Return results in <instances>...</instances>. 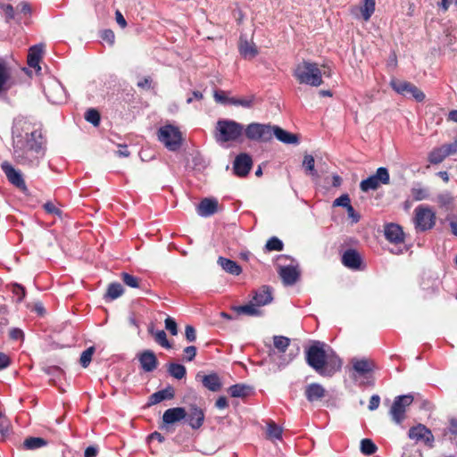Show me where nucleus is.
Instances as JSON below:
<instances>
[{"label":"nucleus","instance_id":"obj_25","mask_svg":"<svg viewBox=\"0 0 457 457\" xmlns=\"http://www.w3.org/2000/svg\"><path fill=\"white\" fill-rule=\"evenodd\" d=\"M385 237L392 243H401L404 239L402 228L395 223L387 224L384 230Z\"/></svg>","mask_w":457,"mask_h":457},{"label":"nucleus","instance_id":"obj_37","mask_svg":"<svg viewBox=\"0 0 457 457\" xmlns=\"http://www.w3.org/2000/svg\"><path fill=\"white\" fill-rule=\"evenodd\" d=\"M10 70L6 62L0 58V92L7 89V83L10 80Z\"/></svg>","mask_w":457,"mask_h":457},{"label":"nucleus","instance_id":"obj_41","mask_svg":"<svg viewBox=\"0 0 457 457\" xmlns=\"http://www.w3.org/2000/svg\"><path fill=\"white\" fill-rule=\"evenodd\" d=\"M411 196L415 201H422L429 196L428 190L422 187L420 184L414 186L411 189Z\"/></svg>","mask_w":457,"mask_h":457},{"label":"nucleus","instance_id":"obj_39","mask_svg":"<svg viewBox=\"0 0 457 457\" xmlns=\"http://www.w3.org/2000/svg\"><path fill=\"white\" fill-rule=\"evenodd\" d=\"M24 447L29 450H35L44 447L47 445V441L42 437H28L25 439Z\"/></svg>","mask_w":457,"mask_h":457},{"label":"nucleus","instance_id":"obj_6","mask_svg":"<svg viewBox=\"0 0 457 457\" xmlns=\"http://www.w3.org/2000/svg\"><path fill=\"white\" fill-rule=\"evenodd\" d=\"M413 400V395L411 394L398 395L395 398L389 410V415L395 424L401 425L405 420L406 409L412 403Z\"/></svg>","mask_w":457,"mask_h":457},{"label":"nucleus","instance_id":"obj_34","mask_svg":"<svg viewBox=\"0 0 457 457\" xmlns=\"http://www.w3.org/2000/svg\"><path fill=\"white\" fill-rule=\"evenodd\" d=\"M235 310L239 314H245L248 316H261L262 312L260 310V307L257 304L253 303L251 300L249 303L239 305L235 307Z\"/></svg>","mask_w":457,"mask_h":457},{"label":"nucleus","instance_id":"obj_44","mask_svg":"<svg viewBox=\"0 0 457 457\" xmlns=\"http://www.w3.org/2000/svg\"><path fill=\"white\" fill-rule=\"evenodd\" d=\"M282 428L274 422H270L267 428V436L272 440H280L282 438Z\"/></svg>","mask_w":457,"mask_h":457},{"label":"nucleus","instance_id":"obj_64","mask_svg":"<svg viewBox=\"0 0 457 457\" xmlns=\"http://www.w3.org/2000/svg\"><path fill=\"white\" fill-rule=\"evenodd\" d=\"M9 435V426L7 422L0 421V441H4Z\"/></svg>","mask_w":457,"mask_h":457},{"label":"nucleus","instance_id":"obj_12","mask_svg":"<svg viewBox=\"0 0 457 457\" xmlns=\"http://www.w3.org/2000/svg\"><path fill=\"white\" fill-rule=\"evenodd\" d=\"M408 436L416 441H422L428 447L434 446L435 436L431 430L423 424H418L409 429Z\"/></svg>","mask_w":457,"mask_h":457},{"label":"nucleus","instance_id":"obj_31","mask_svg":"<svg viewBox=\"0 0 457 457\" xmlns=\"http://www.w3.org/2000/svg\"><path fill=\"white\" fill-rule=\"evenodd\" d=\"M239 53L245 59H253L258 54V49L253 42H249L242 37L239 41Z\"/></svg>","mask_w":457,"mask_h":457},{"label":"nucleus","instance_id":"obj_48","mask_svg":"<svg viewBox=\"0 0 457 457\" xmlns=\"http://www.w3.org/2000/svg\"><path fill=\"white\" fill-rule=\"evenodd\" d=\"M121 279L129 287L137 288L139 287L138 278L129 273L122 272Z\"/></svg>","mask_w":457,"mask_h":457},{"label":"nucleus","instance_id":"obj_63","mask_svg":"<svg viewBox=\"0 0 457 457\" xmlns=\"http://www.w3.org/2000/svg\"><path fill=\"white\" fill-rule=\"evenodd\" d=\"M137 86L142 89H150L152 87V79L150 77H145L137 81Z\"/></svg>","mask_w":457,"mask_h":457},{"label":"nucleus","instance_id":"obj_46","mask_svg":"<svg viewBox=\"0 0 457 457\" xmlns=\"http://www.w3.org/2000/svg\"><path fill=\"white\" fill-rule=\"evenodd\" d=\"M94 353H95L94 346H90L82 352V353L80 355L79 362L83 368H87L90 364Z\"/></svg>","mask_w":457,"mask_h":457},{"label":"nucleus","instance_id":"obj_60","mask_svg":"<svg viewBox=\"0 0 457 457\" xmlns=\"http://www.w3.org/2000/svg\"><path fill=\"white\" fill-rule=\"evenodd\" d=\"M17 12L24 15H29L31 13V7L27 2H21L16 7Z\"/></svg>","mask_w":457,"mask_h":457},{"label":"nucleus","instance_id":"obj_2","mask_svg":"<svg viewBox=\"0 0 457 457\" xmlns=\"http://www.w3.org/2000/svg\"><path fill=\"white\" fill-rule=\"evenodd\" d=\"M306 363L318 374L331 377L342 367L335 351L320 341H314L305 351Z\"/></svg>","mask_w":457,"mask_h":457},{"label":"nucleus","instance_id":"obj_17","mask_svg":"<svg viewBox=\"0 0 457 457\" xmlns=\"http://www.w3.org/2000/svg\"><path fill=\"white\" fill-rule=\"evenodd\" d=\"M141 369L145 372H152L158 366V360L152 350H145L137 354Z\"/></svg>","mask_w":457,"mask_h":457},{"label":"nucleus","instance_id":"obj_33","mask_svg":"<svg viewBox=\"0 0 457 457\" xmlns=\"http://www.w3.org/2000/svg\"><path fill=\"white\" fill-rule=\"evenodd\" d=\"M228 394L234 398H244L251 395L253 387L245 384H235L228 387Z\"/></svg>","mask_w":457,"mask_h":457},{"label":"nucleus","instance_id":"obj_10","mask_svg":"<svg viewBox=\"0 0 457 457\" xmlns=\"http://www.w3.org/2000/svg\"><path fill=\"white\" fill-rule=\"evenodd\" d=\"M271 129L270 124L252 122L245 128L244 134L249 140L268 142L271 139Z\"/></svg>","mask_w":457,"mask_h":457},{"label":"nucleus","instance_id":"obj_7","mask_svg":"<svg viewBox=\"0 0 457 457\" xmlns=\"http://www.w3.org/2000/svg\"><path fill=\"white\" fill-rule=\"evenodd\" d=\"M390 183V175L387 168L379 167L376 173L370 175L360 183V189L362 192L377 190L380 185H388Z\"/></svg>","mask_w":457,"mask_h":457},{"label":"nucleus","instance_id":"obj_5","mask_svg":"<svg viewBox=\"0 0 457 457\" xmlns=\"http://www.w3.org/2000/svg\"><path fill=\"white\" fill-rule=\"evenodd\" d=\"M158 139L170 151L178 150L182 143V136L179 129L172 125H166L160 128L158 132Z\"/></svg>","mask_w":457,"mask_h":457},{"label":"nucleus","instance_id":"obj_4","mask_svg":"<svg viewBox=\"0 0 457 457\" xmlns=\"http://www.w3.org/2000/svg\"><path fill=\"white\" fill-rule=\"evenodd\" d=\"M294 77L300 84L319 87L322 84V73L318 64L309 61L298 63L294 71Z\"/></svg>","mask_w":457,"mask_h":457},{"label":"nucleus","instance_id":"obj_30","mask_svg":"<svg viewBox=\"0 0 457 457\" xmlns=\"http://www.w3.org/2000/svg\"><path fill=\"white\" fill-rule=\"evenodd\" d=\"M217 262L223 270L230 275L238 276L242 273L241 266L233 260L220 256Z\"/></svg>","mask_w":457,"mask_h":457},{"label":"nucleus","instance_id":"obj_32","mask_svg":"<svg viewBox=\"0 0 457 457\" xmlns=\"http://www.w3.org/2000/svg\"><path fill=\"white\" fill-rule=\"evenodd\" d=\"M441 431L444 440L454 443L457 439V417L450 418L448 427L443 428Z\"/></svg>","mask_w":457,"mask_h":457},{"label":"nucleus","instance_id":"obj_1","mask_svg":"<svg viewBox=\"0 0 457 457\" xmlns=\"http://www.w3.org/2000/svg\"><path fill=\"white\" fill-rule=\"evenodd\" d=\"M13 157L18 164L36 167L45 154L41 129L24 119L14 120L12 129Z\"/></svg>","mask_w":457,"mask_h":457},{"label":"nucleus","instance_id":"obj_51","mask_svg":"<svg viewBox=\"0 0 457 457\" xmlns=\"http://www.w3.org/2000/svg\"><path fill=\"white\" fill-rule=\"evenodd\" d=\"M164 324L165 328L169 330L172 336H176L178 334L177 322L173 318L168 316L164 320Z\"/></svg>","mask_w":457,"mask_h":457},{"label":"nucleus","instance_id":"obj_20","mask_svg":"<svg viewBox=\"0 0 457 457\" xmlns=\"http://www.w3.org/2000/svg\"><path fill=\"white\" fill-rule=\"evenodd\" d=\"M342 263L352 270H361L362 259L356 250L348 249L342 255Z\"/></svg>","mask_w":457,"mask_h":457},{"label":"nucleus","instance_id":"obj_50","mask_svg":"<svg viewBox=\"0 0 457 457\" xmlns=\"http://www.w3.org/2000/svg\"><path fill=\"white\" fill-rule=\"evenodd\" d=\"M12 293L16 297L17 303H21L26 295L25 288L19 284H13L12 286Z\"/></svg>","mask_w":457,"mask_h":457},{"label":"nucleus","instance_id":"obj_43","mask_svg":"<svg viewBox=\"0 0 457 457\" xmlns=\"http://www.w3.org/2000/svg\"><path fill=\"white\" fill-rule=\"evenodd\" d=\"M378 450L377 445L371 439L364 438L361 441V452L365 455H371Z\"/></svg>","mask_w":457,"mask_h":457},{"label":"nucleus","instance_id":"obj_40","mask_svg":"<svg viewBox=\"0 0 457 457\" xmlns=\"http://www.w3.org/2000/svg\"><path fill=\"white\" fill-rule=\"evenodd\" d=\"M446 158V155L445 154L442 147H436L434 148L429 154L428 160L431 164H439L441 163Z\"/></svg>","mask_w":457,"mask_h":457},{"label":"nucleus","instance_id":"obj_52","mask_svg":"<svg viewBox=\"0 0 457 457\" xmlns=\"http://www.w3.org/2000/svg\"><path fill=\"white\" fill-rule=\"evenodd\" d=\"M351 204L350 197L347 194H343L339 197L334 200L333 206H341L344 208H347Z\"/></svg>","mask_w":457,"mask_h":457},{"label":"nucleus","instance_id":"obj_13","mask_svg":"<svg viewBox=\"0 0 457 457\" xmlns=\"http://www.w3.org/2000/svg\"><path fill=\"white\" fill-rule=\"evenodd\" d=\"M44 92L52 104H58L65 100V90L59 81H50L47 87L44 88Z\"/></svg>","mask_w":457,"mask_h":457},{"label":"nucleus","instance_id":"obj_11","mask_svg":"<svg viewBox=\"0 0 457 457\" xmlns=\"http://www.w3.org/2000/svg\"><path fill=\"white\" fill-rule=\"evenodd\" d=\"M353 372L352 378L358 381L360 378L369 379L372 377L374 364L366 358H353L352 361Z\"/></svg>","mask_w":457,"mask_h":457},{"label":"nucleus","instance_id":"obj_53","mask_svg":"<svg viewBox=\"0 0 457 457\" xmlns=\"http://www.w3.org/2000/svg\"><path fill=\"white\" fill-rule=\"evenodd\" d=\"M213 97L215 102L223 105H228L229 97L227 96V92L223 90H215L213 93Z\"/></svg>","mask_w":457,"mask_h":457},{"label":"nucleus","instance_id":"obj_62","mask_svg":"<svg viewBox=\"0 0 457 457\" xmlns=\"http://www.w3.org/2000/svg\"><path fill=\"white\" fill-rule=\"evenodd\" d=\"M10 337L12 340H23L24 338V333L21 329L18 328H13L10 330Z\"/></svg>","mask_w":457,"mask_h":457},{"label":"nucleus","instance_id":"obj_22","mask_svg":"<svg viewBox=\"0 0 457 457\" xmlns=\"http://www.w3.org/2000/svg\"><path fill=\"white\" fill-rule=\"evenodd\" d=\"M44 51V46L42 44L35 45L29 47L28 54V65L33 69H36L37 72L41 71L39 62L42 57Z\"/></svg>","mask_w":457,"mask_h":457},{"label":"nucleus","instance_id":"obj_26","mask_svg":"<svg viewBox=\"0 0 457 457\" xmlns=\"http://www.w3.org/2000/svg\"><path fill=\"white\" fill-rule=\"evenodd\" d=\"M203 386L212 392H217L221 388L222 383L216 373H211L208 375L200 376V374L196 375V378H200Z\"/></svg>","mask_w":457,"mask_h":457},{"label":"nucleus","instance_id":"obj_3","mask_svg":"<svg viewBox=\"0 0 457 457\" xmlns=\"http://www.w3.org/2000/svg\"><path fill=\"white\" fill-rule=\"evenodd\" d=\"M243 135V124L229 119L217 120L213 136L220 145L228 142H241Z\"/></svg>","mask_w":457,"mask_h":457},{"label":"nucleus","instance_id":"obj_24","mask_svg":"<svg viewBox=\"0 0 457 457\" xmlns=\"http://www.w3.org/2000/svg\"><path fill=\"white\" fill-rule=\"evenodd\" d=\"M326 394L325 388L319 383H312L306 386L304 395L310 403L321 400Z\"/></svg>","mask_w":457,"mask_h":457},{"label":"nucleus","instance_id":"obj_38","mask_svg":"<svg viewBox=\"0 0 457 457\" xmlns=\"http://www.w3.org/2000/svg\"><path fill=\"white\" fill-rule=\"evenodd\" d=\"M169 374L176 379H182L187 374V370L184 365L175 362L168 364Z\"/></svg>","mask_w":457,"mask_h":457},{"label":"nucleus","instance_id":"obj_47","mask_svg":"<svg viewBox=\"0 0 457 457\" xmlns=\"http://www.w3.org/2000/svg\"><path fill=\"white\" fill-rule=\"evenodd\" d=\"M265 247L268 251H282L284 244L278 237H272L267 241Z\"/></svg>","mask_w":457,"mask_h":457},{"label":"nucleus","instance_id":"obj_28","mask_svg":"<svg viewBox=\"0 0 457 457\" xmlns=\"http://www.w3.org/2000/svg\"><path fill=\"white\" fill-rule=\"evenodd\" d=\"M272 299L273 298L270 287H262L254 292L252 301L253 303L257 304V306L261 307L271 303Z\"/></svg>","mask_w":457,"mask_h":457},{"label":"nucleus","instance_id":"obj_23","mask_svg":"<svg viewBox=\"0 0 457 457\" xmlns=\"http://www.w3.org/2000/svg\"><path fill=\"white\" fill-rule=\"evenodd\" d=\"M218 209V201L215 198H204L197 205V214L201 217H210Z\"/></svg>","mask_w":457,"mask_h":457},{"label":"nucleus","instance_id":"obj_29","mask_svg":"<svg viewBox=\"0 0 457 457\" xmlns=\"http://www.w3.org/2000/svg\"><path fill=\"white\" fill-rule=\"evenodd\" d=\"M175 395L174 388L170 386H168L164 389L159 390L154 394H152L148 400V405L157 404L164 400L173 399Z\"/></svg>","mask_w":457,"mask_h":457},{"label":"nucleus","instance_id":"obj_21","mask_svg":"<svg viewBox=\"0 0 457 457\" xmlns=\"http://www.w3.org/2000/svg\"><path fill=\"white\" fill-rule=\"evenodd\" d=\"M187 417V411L183 407H173L167 409L162 415V422L165 425H171L175 422L185 420Z\"/></svg>","mask_w":457,"mask_h":457},{"label":"nucleus","instance_id":"obj_42","mask_svg":"<svg viewBox=\"0 0 457 457\" xmlns=\"http://www.w3.org/2000/svg\"><path fill=\"white\" fill-rule=\"evenodd\" d=\"M273 344L279 353H285L290 345V339L284 336H274Z\"/></svg>","mask_w":457,"mask_h":457},{"label":"nucleus","instance_id":"obj_9","mask_svg":"<svg viewBox=\"0 0 457 457\" xmlns=\"http://www.w3.org/2000/svg\"><path fill=\"white\" fill-rule=\"evenodd\" d=\"M390 86L397 94L403 96H411L419 103L423 102L425 100V94L411 82L392 79L390 81Z\"/></svg>","mask_w":457,"mask_h":457},{"label":"nucleus","instance_id":"obj_19","mask_svg":"<svg viewBox=\"0 0 457 457\" xmlns=\"http://www.w3.org/2000/svg\"><path fill=\"white\" fill-rule=\"evenodd\" d=\"M271 138L275 137L278 141L287 145H298L299 137L296 134L290 133L278 126H271Z\"/></svg>","mask_w":457,"mask_h":457},{"label":"nucleus","instance_id":"obj_57","mask_svg":"<svg viewBox=\"0 0 457 457\" xmlns=\"http://www.w3.org/2000/svg\"><path fill=\"white\" fill-rule=\"evenodd\" d=\"M196 347L194 346V345H189V346H187L185 349H184V353H185V359L187 361H192L195 355H196Z\"/></svg>","mask_w":457,"mask_h":457},{"label":"nucleus","instance_id":"obj_36","mask_svg":"<svg viewBox=\"0 0 457 457\" xmlns=\"http://www.w3.org/2000/svg\"><path fill=\"white\" fill-rule=\"evenodd\" d=\"M303 167L306 174L311 175L313 180L319 178L318 172L315 170V160L311 154H305L303 161Z\"/></svg>","mask_w":457,"mask_h":457},{"label":"nucleus","instance_id":"obj_35","mask_svg":"<svg viewBox=\"0 0 457 457\" xmlns=\"http://www.w3.org/2000/svg\"><path fill=\"white\" fill-rule=\"evenodd\" d=\"M124 292V288L120 283H111L108 287L107 291L104 295V299L106 301H112L118 297H120Z\"/></svg>","mask_w":457,"mask_h":457},{"label":"nucleus","instance_id":"obj_27","mask_svg":"<svg viewBox=\"0 0 457 457\" xmlns=\"http://www.w3.org/2000/svg\"><path fill=\"white\" fill-rule=\"evenodd\" d=\"M375 6L376 0H363L361 6L359 8L353 7L351 12L355 17H358L356 12L359 11L361 12V18L365 21H368L375 12Z\"/></svg>","mask_w":457,"mask_h":457},{"label":"nucleus","instance_id":"obj_59","mask_svg":"<svg viewBox=\"0 0 457 457\" xmlns=\"http://www.w3.org/2000/svg\"><path fill=\"white\" fill-rule=\"evenodd\" d=\"M185 336L188 342H195L196 339L195 328L191 325H187L185 328Z\"/></svg>","mask_w":457,"mask_h":457},{"label":"nucleus","instance_id":"obj_15","mask_svg":"<svg viewBox=\"0 0 457 457\" xmlns=\"http://www.w3.org/2000/svg\"><path fill=\"white\" fill-rule=\"evenodd\" d=\"M204 411L195 404L189 406L188 412L187 411L186 421L192 429H199L204 422Z\"/></svg>","mask_w":457,"mask_h":457},{"label":"nucleus","instance_id":"obj_49","mask_svg":"<svg viewBox=\"0 0 457 457\" xmlns=\"http://www.w3.org/2000/svg\"><path fill=\"white\" fill-rule=\"evenodd\" d=\"M154 338H155V341L161 346H162V347H164L166 349H170L171 348V345L169 342V340L167 339V335H166L165 331H163V330L156 331V333L154 335Z\"/></svg>","mask_w":457,"mask_h":457},{"label":"nucleus","instance_id":"obj_16","mask_svg":"<svg viewBox=\"0 0 457 457\" xmlns=\"http://www.w3.org/2000/svg\"><path fill=\"white\" fill-rule=\"evenodd\" d=\"M253 165L252 158L247 154H239L233 163L234 173L238 177H245Z\"/></svg>","mask_w":457,"mask_h":457},{"label":"nucleus","instance_id":"obj_14","mask_svg":"<svg viewBox=\"0 0 457 457\" xmlns=\"http://www.w3.org/2000/svg\"><path fill=\"white\" fill-rule=\"evenodd\" d=\"M278 272L286 286H293L299 278L300 271L297 265H280L278 264Z\"/></svg>","mask_w":457,"mask_h":457},{"label":"nucleus","instance_id":"obj_56","mask_svg":"<svg viewBox=\"0 0 457 457\" xmlns=\"http://www.w3.org/2000/svg\"><path fill=\"white\" fill-rule=\"evenodd\" d=\"M445 154L447 156L454 154L457 153V140H454L452 143L445 144L441 145Z\"/></svg>","mask_w":457,"mask_h":457},{"label":"nucleus","instance_id":"obj_45","mask_svg":"<svg viewBox=\"0 0 457 457\" xmlns=\"http://www.w3.org/2000/svg\"><path fill=\"white\" fill-rule=\"evenodd\" d=\"M85 120L96 127L100 124V113L96 109H88L85 113Z\"/></svg>","mask_w":457,"mask_h":457},{"label":"nucleus","instance_id":"obj_58","mask_svg":"<svg viewBox=\"0 0 457 457\" xmlns=\"http://www.w3.org/2000/svg\"><path fill=\"white\" fill-rule=\"evenodd\" d=\"M348 218L351 220L352 223L355 224L359 222L361 219V215L355 212L352 204H350L346 209Z\"/></svg>","mask_w":457,"mask_h":457},{"label":"nucleus","instance_id":"obj_54","mask_svg":"<svg viewBox=\"0 0 457 457\" xmlns=\"http://www.w3.org/2000/svg\"><path fill=\"white\" fill-rule=\"evenodd\" d=\"M43 208L49 214L56 215L58 217H61L62 215V211L52 202H46L44 204Z\"/></svg>","mask_w":457,"mask_h":457},{"label":"nucleus","instance_id":"obj_55","mask_svg":"<svg viewBox=\"0 0 457 457\" xmlns=\"http://www.w3.org/2000/svg\"><path fill=\"white\" fill-rule=\"evenodd\" d=\"M100 37L110 46L114 44L115 35L112 29H104L100 33Z\"/></svg>","mask_w":457,"mask_h":457},{"label":"nucleus","instance_id":"obj_61","mask_svg":"<svg viewBox=\"0 0 457 457\" xmlns=\"http://www.w3.org/2000/svg\"><path fill=\"white\" fill-rule=\"evenodd\" d=\"M379 403H380V397L379 395H373L370 399V403H369V410L370 411H375L378 408L379 406Z\"/></svg>","mask_w":457,"mask_h":457},{"label":"nucleus","instance_id":"obj_8","mask_svg":"<svg viewBox=\"0 0 457 457\" xmlns=\"http://www.w3.org/2000/svg\"><path fill=\"white\" fill-rule=\"evenodd\" d=\"M414 212V224L417 230L427 231L434 227L436 214L429 207L420 205Z\"/></svg>","mask_w":457,"mask_h":457},{"label":"nucleus","instance_id":"obj_18","mask_svg":"<svg viewBox=\"0 0 457 457\" xmlns=\"http://www.w3.org/2000/svg\"><path fill=\"white\" fill-rule=\"evenodd\" d=\"M2 170L6 175L8 180L19 188H25V182L22 178L21 173L15 170L11 163L8 162H4L1 164Z\"/></svg>","mask_w":457,"mask_h":457}]
</instances>
